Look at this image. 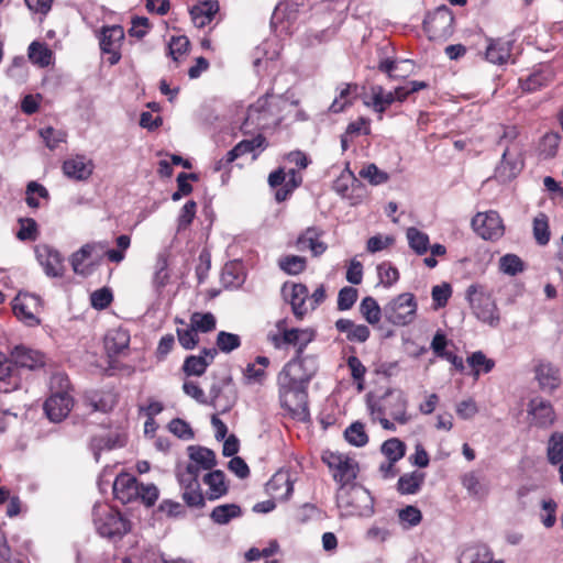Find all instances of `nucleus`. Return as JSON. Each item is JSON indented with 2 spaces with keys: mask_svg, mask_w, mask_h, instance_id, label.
<instances>
[{
  "mask_svg": "<svg viewBox=\"0 0 563 563\" xmlns=\"http://www.w3.org/2000/svg\"><path fill=\"white\" fill-rule=\"evenodd\" d=\"M335 499L345 516L368 517L374 512L369 492L356 483L339 487Z\"/></svg>",
  "mask_w": 563,
  "mask_h": 563,
  "instance_id": "3",
  "label": "nucleus"
},
{
  "mask_svg": "<svg viewBox=\"0 0 563 563\" xmlns=\"http://www.w3.org/2000/svg\"><path fill=\"white\" fill-rule=\"evenodd\" d=\"M280 406L288 411L292 419L309 420L307 388L277 380Z\"/></svg>",
  "mask_w": 563,
  "mask_h": 563,
  "instance_id": "6",
  "label": "nucleus"
},
{
  "mask_svg": "<svg viewBox=\"0 0 563 563\" xmlns=\"http://www.w3.org/2000/svg\"><path fill=\"white\" fill-rule=\"evenodd\" d=\"M137 486L139 482L133 475L121 473L113 482V495L122 504H129L139 498Z\"/></svg>",
  "mask_w": 563,
  "mask_h": 563,
  "instance_id": "24",
  "label": "nucleus"
},
{
  "mask_svg": "<svg viewBox=\"0 0 563 563\" xmlns=\"http://www.w3.org/2000/svg\"><path fill=\"white\" fill-rule=\"evenodd\" d=\"M497 145L503 146L504 151L522 153L525 144L520 137V130L517 125H499Z\"/></svg>",
  "mask_w": 563,
  "mask_h": 563,
  "instance_id": "31",
  "label": "nucleus"
},
{
  "mask_svg": "<svg viewBox=\"0 0 563 563\" xmlns=\"http://www.w3.org/2000/svg\"><path fill=\"white\" fill-rule=\"evenodd\" d=\"M217 356V349H203L199 355H189L185 358L183 371L187 376H201Z\"/></svg>",
  "mask_w": 563,
  "mask_h": 563,
  "instance_id": "26",
  "label": "nucleus"
},
{
  "mask_svg": "<svg viewBox=\"0 0 563 563\" xmlns=\"http://www.w3.org/2000/svg\"><path fill=\"white\" fill-rule=\"evenodd\" d=\"M218 11L219 3L217 1L208 0L194 5L189 13L194 24L197 27H203L212 21Z\"/></svg>",
  "mask_w": 563,
  "mask_h": 563,
  "instance_id": "33",
  "label": "nucleus"
},
{
  "mask_svg": "<svg viewBox=\"0 0 563 563\" xmlns=\"http://www.w3.org/2000/svg\"><path fill=\"white\" fill-rule=\"evenodd\" d=\"M21 378L19 369L14 367L13 358L11 360L0 352V391L10 393L20 388Z\"/></svg>",
  "mask_w": 563,
  "mask_h": 563,
  "instance_id": "27",
  "label": "nucleus"
},
{
  "mask_svg": "<svg viewBox=\"0 0 563 563\" xmlns=\"http://www.w3.org/2000/svg\"><path fill=\"white\" fill-rule=\"evenodd\" d=\"M459 563H505L503 560H494L490 548L484 543L466 545L459 556Z\"/></svg>",
  "mask_w": 563,
  "mask_h": 563,
  "instance_id": "28",
  "label": "nucleus"
},
{
  "mask_svg": "<svg viewBox=\"0 0 563 563\" xmlns=\"http://www.w3.org/2000/svg\"><path fill=\"white\" fill-rule=\"evenodd\" d=\"M474 231L484 240H496L504 234V225L496 211L478 212L472 219Z\"/></svg>",
  "mask_w": 563,
  "mask_h": 563,
  "instance_id": "14",
  "label": "nucleus"
},
{
  "mask_svg": "<svg viewBox=\"0 0 563 563\" xmlns=\"http://www.w3.org/2000/svg\"><path fill=\"white\" fill-rule=\"evenodd\" d=\"M371 101H364L365 106L372 107L373 110L379 113V119L385 110L395 101L393 91H385L382 86L371 87Z\"/></svg>",
  "mask_w": 563,
  "mask_h": 563,
  "instance_id": "37",
  "label": "nucleus"
},
{
  "mask_svg": "<svg viewBox=\"0 0 563 563\" xmlns=\"http://www.w3.org/2000/svg\"><path fill=\"white\" fill-rule=\"evenodd\" d=\"M528 413L539 428L551 427L556 418L552 404L542 397H534L529 401Z\"/></svg>",
  "mask_w": 563,
  "mask_h": 563,
  "instance_id": "20",
  "label": "nucleus"
},
{
  "mask_svg": "<svg viewBox=\"0 0 563 563\" xmlns=\"http://www.w3.org/2000/svg\"><path fill=\"white\" fill-rule=\"evenodd\" d=\"M523 168L522 153L511 154L509 151H503L501 159L495 168V177L500 181L514 179Z\"/></svg>",
  "mask_w": 563,
  "mask_h": 563,
  "instance_id": "23",
  "label": "nucleus"
},
{
  "mask_svg": "<svg viewBox=\"0 0 563 563\" xmlns=\"http://www.w3.org/2000/svg\"><path fill=\"white\" fill-rule=\"evenodd\" d=\"M353 183V172L350 169V164L346 163L345 168L333 183V190L344 199H347L351 205H357L363 200V194H352L350 183Z\"/></svg>",
  "mask_w": 563,
  "mask_h": 563,
  "instance_id": "32",
  "label": "nucleus"
},
{
  "mask_svg": "<svg viewBox=\"0 0 563 563\" xmlns=\"http://www.w3.org/2000/svg\"><path fill=\"white\" fill-rule=\"evenodd\" d=\"M93 168V162L79 154L64 161L62 166L64 175L75 180H87L92 175Z\"/></svg>",
  "mask_w": 563,
  "mask_h": 563,
  "instance_id": "22",
  "label": "nucleus"
},
{
  "mask_svg": "<svg viewBox=\"0 0 563 563\" xmlns=\"http://www.w3.org/2000/svg\"><path fill=\"white\" fill-rule=\"evenodd\" d=\"M279 268L288 275H298L306 269L307 261L302 256L287 255L278 261Z\"/></svg>",
  "mask_w": 563,
  "mask_h": 563,
  "instance_id": "59",
  "label": "nucleus"
},
{
  "mask_svg": "<svg viewBox=\"0 0 563 563\" xmlns=\"http://www.w3.org/2000/svg\"><path fill=\"white\" fill-rule=\"evenodd\" d=\"M199 467L196 464H188L185 470L178 471L177 478L181 489L198 488L199 483Z\"/></svg>",
  "mask_w": 563,
  "mask_h": 563,
  "instance_id": "60",
  "label": "nucleus"
},
{
  "mask_svg": "<svg viewBox=\"0 0 563 563\" xmlns=\"http://www.w3.org/2000/svg\"><path fill=\"white\" fill-rule=\"evenodd\" d=\"M358 175H360V177L368 180L369 184L373 186H378V185L385 184L389 179L388 174L384 170H380L373 163L364 166L360 170Z\"/></svg>",
  "mask_w": 563,
  "mask_h": 563,
  "instance_id": "64",
  "label": "nucleus"
},
{
  "mask_svg": "<svg viewBox=\"0 0 563 563\" xmlns=\"http://www.w3.org/2000/svg\"><path fill=\"white\" fill-rule=\"evenodd\" d=\"M322 231L316 227L307 228L297 239L296 247L298 251H310L313 256L323 254L327 250V244L320 238Z\"/></svg>",
  "mask_w": 563,
  "mask_h": 563,
  "instance_id": "29",
  "label": "nucleus"
},
{
  "mask_svg": "<svg viewBox=\"0 0 563 563\" xmlns=\"http://www.w3.org/2000/svg\"><path fill=\"white\" fill-rule=\"evenodd\" d=\"M180 323L183 327L177 328L176 331L179 344L185 350L195 349L199 342L198 331L190 323H185L184 321H180Z\"/></svg>",
  "mask_w": 563,
  "mask_h": 563,
  "instance_id": "58",
  "label": "nucleus"
},
{
  "mask_svg": "<svg viewBox=\"0 0 563 563\" xmlns=\"http://www.w3.org/2000/svg\"><path fill=\"white\" fill-rule=\"evenodd\" d=\"M345 440L357 448L364 446L368 442V435L362 422L355 421L344 431Z\"/></svg>",
  "mask_w": 563,
  "mask_h": 563,
  "instance_id": "56",
  "label": "nucleus"
},
{
  "mask_svg": "<svg viewBox=\"0 0 563 563\" xmlns=\"http://www.w3.org/2000/svg\"><path fill=\"white\" fill-rule=\"evenodd\" d=\"M500 271L509 276H515L525 269V263L516 254H506L499 260Z\"/></svg>",
  "mask_w": 563,
  "mask_h": 563,
  "instance_id": "63",
  "label": "nucleus"
},
{
  "mask_svg": "<svg viewBox=\"0 0 563 563\" xmlns=\"http://www.w3.org/2000/svg\"><path fill=\"white\" fill-rule=\"evenodd\" d=\"M168 260L169 252L167 250H162L156 255V261L153 267L152 286L157 294L162 292L170 279Z\"/></svg>",
  "mask_w": 563,
  "mask_h": 563,
  "instance_id": "30",
  "label": "nucleus"
},
{
  "mask_svg": "<svg viewBox=\"0 0 563 563\" xmlns=\"http://www.w3.org/2000/svg\"><path fill=\"white\" fill-rule=\"evenodd\" d=\"M467 364L472 368L474 378H478L482 373L487 374L493 371L495 361L488 358L482 351L473 352L466 358Z\"/></svg>",
  "mask_w": 563,
  "mask_h": 563,
  "instance_id": "44",
  "label": "nucleus"
},
{
  "mask_svg": "<svg viewBox=\"0 0 563 563\" xmlns=\"http://www.w3.org/2000/svg\"><path fill=\"white\" fill-rule=\"evenodd\" d=\"M473 314L481 322L496 328L500 322L499 309L493 294L482 284H472L465 292Z\"/></svg>",
  "mask_w": 563,
  "mask_h": 563,
  "instance_id": "2",
  "label": "nucleus"
},
{
  "mask_svg": "<svg viewBox=\"0 0 563 563\" xmlns=\"http://www.w3.org/2000/svg\"><path fill=\"white\" fill-rule=\"evenodd\" d=\"M547 459L550 464L556 465L563 462V432H553L547 445Z\"/></svg>",
  "mask_w": 563,
  "mask_h": 563,
  "instance_id": "50",
  "label": "nucleus"
},
{
  "mask_svg": "<svg viewBox=\"0 0 563 563\" xmlns=\"http://www.w3.org/2000/svg\"><path fill=\"white\" fill-rule=\"evenodd\" d=\"M408 244L418 255H423L429 251V235L415 227H410L406 231Z\"/></svg>",
  "mask_w": 563,
  "mask_h": 563,
  "instance_id": "47",
  "label": "nucleus"
},
{
  "mask_svg": "<svg viewBox=\"0 0 563 563\" xmlns=\"http://www.w3.org/2000/svg\"><path fill=\"white\" fill-rule=\"evenodd\" d=\"M555 73L550 64H540L526 77L520 78V87L526 92H534L548 86L554 79Z\"/></svg>",
  "mask_w": 563,
  "mask_h": 563,
  "instance_id": "21",
  "label": "nucleus"
},
{
  "mask_svg": "<svg viewBox=\"0 0 563 563\" xmlns=\"http://www.w3.org/2000/svg\"><path fill=\"white\" fill-rule=\"evenodd\" d=\"M533 373L539 388L547 394H553L561 385V371L549 361L538 360Z\"/></svg>",
  "mask_w": 563,
  "mask_h": 563,
  "instance_id": "15",
  "label": "nucleus"
},
{
  "mask_svg": "<svg viewBox=\"0 0 563 563\" xmlns=\"http://www.w3.org/2000/svg\"><path fill=\"white\" fill-rule=\"evenodd\" d=\"M189 323L201 333H208L216 329L217 319L211 312H194Z\"/></svg>",
  "mask_w": 563,
  "mask_h": 563,
  "instance_id": "51",
  "label": "nucleus"
},
{
  "mask_svg": "<svg viewBox=\"0 0 563 563\" xmlns=\"http://www.w3.org/2000/svg\"><path fill=\"white\" fill-rule=\"evenodd\" d=\"M550 236L548 217L541 212L533 219V238L539 245L544 246L549 243Z\"/></svg>",
  "mask_w": 563,
  "mask_h": 563,
  "instance_id": "53",
  "label": "nucleus"
},
{
  "mask_svg": "<svg viewBox=\"0 0 563 563\" xmlns=\"http://www.w3.org/2000/svg\"><path fill=\"white\" fill-rule=\"evenodd\" d=\"M322 461L330 468L333 479L339 484V487L355 483L358 464L353 457L340 452L325 451L322 454Z\"/></svg>",
  "mask_w": 563,
  "mask_h": 563,
  "instance_id": "9",
  "label": "nucleus"
},
{
  "mask_svg": "<svg viewBox=\"0 0 563 563\" xmlns=\"http://www.w3.org/2000/svg\"><path fill=\"white\" fill-rule=\"evenodd\" d=\"M242 516V509L236 504H223L213 508L210 514L211 520L217 525H227L232 519Z\"/></svg>",
  "mask_w": 563,
  "mask_h": 563,
  "instance_id": "41",
  "label": "nucleus"
},
{
  "mask_svg": "<svg viewBox=\"0 0 563 563\" xmlns=\"http://www.w3.org/2000/svg\"><path fill=\"white\" fill-rule=\"evenodd\" d=\"M217 351L231 353L241 346L240 335L227 331H220L216 339Z\"/></svg>",
  "mask_w": 563,
  "mask_h": 563,
  "instance_id": "62",
  "label": "nucleus"
},
{
  "mask_svg": "<svg viewBox=\"0 0 563 563\" xmlns=\"http://www.w3.org/2000/svg\"><path fill=\"white\" fill-rule=\"evenodd\" d=\"M203 482L209 488L208 498L211 500L218 499L228 493L225 475L220 470L206 474Z\"/></svg>",
  "mask_w": 563,
  "mask_h": 563,
  "instance_id": "39",
  "label": "nucleus"
},
{
  "mask_svg": "<svg viewBox=\"0 0 563 563\" xmlns=\"http://www.w3.org/2000/svg\"><path fill=\"white\" fill-rule=\"evenodd\" d=\"M188 455L190 459L188 464H196L199 472L211 470L217 463L214 452L208 448L191 445L188 448Z\"/></svg>",
  "mask_w": 563,
  "mask_h": 563,
  "instance_id": "36",
  "label": "nucleus"
},
{
  "mask_svg": "<svg viewBox=\"0 0 563 563\" xmlns=\"http://www.w3.org/2000/svg\"><path fill=\"white\" fill-rule=\"evenodd\" d=\"M51 198L48 190L42 184L32 180L25 188V202L32 209L41 207L40 199L48 201Z\"/></svg>",
  "mask_w": 563,
  "mask_h": 563,
  "instance_id": "46",
  "label": "nucleus"
},
{
  "mask_svg": "<svg viewBox=\"0 0 563 563\" xmlns=\"http://www.w3.org/2000/svg\"><path fill=\"white\" fill-rule=\"evenodd\" d=\"M18 223H19V230L16 232V239L20 240V241H30V242H33V241H36L38 235H40V231H38V225L36 223V221L32 218H20L18 220Z\"/></svg>",
  "mask_w": 563,
  "mask_h": 563,
  "instance_id": "52",
  "label": "nucleus"
},
{
  "mask_svg": "<svg viewBox=\"0 0 563 563\" xmlns=\"http://www.w3.org/2000/svg\"><path fill=\"white\" fill-rule=\"evenodd\" d=\"M102 54L108 55L110 65H115L121 59L120 48L124 40V30L121 25L102 27L99 38Z\"/></svg>",
  "mask_w": 563,
  "mask_h": 563,
  "instance_id": "12",
  "label": "nucleus"
},
{
  "mask_svg": "<svg viewBox=\"0 0 563 563\" xmlns=\"http://www.w3.org/2000/svg\"><path fill=\"white\" fill-rule=\"evenodd\" d=\"M130 343V333L121 328L108 331L104 344L109 354L118 355L123 350L128 349Z\"/></svg>",
  "mask_w": 563,
  "mask_h": 563,
  "instance_id": "38",
  "label": "nucleus"
},
{
  "mask_svg": "<svg viewBox=\"0 0 563 563\" xmlns=\"http://www.w3.org/2000/svg\"><path fill=\"white\" fill-rule=\"evenodd\" d=\"M123 446V442L118 434H106L93 437L90 441V449L93 453L96 462L99 461L100 454L104 450Z\"/></svg>",
  "mask_w": 563,
  "mask_h": 563,
  "instance_id": "40",
  "label": "nucleus"
},
{
  "mask_svg": "<svg viewBox=\"0 0 563 563\" xmlns=\"http://www.w3.org/2000/svg\"><path fill=\"white\" fill-rule=\"evenodd\" d=\"M74 406L73 397L65 390L52 394L44 402V411L52 422H60Z\"/></svg>",
  "mask_w": 563,
  "mask_h": 563,
  "instance_id": "18",
  "label": "nucleus"
},
{
  "mask_svg": "<svg viewBox=\"0 0 563 563\" xmlns=\"http://www.w3.org/2000/svg\"><path fill=\"white\" fill-rule=\"evenodd\" d=\"M453 23L454 16L452 11L443 4L427 14L423 20V29L429 40L444 42L454 32Z\"/></svg>",
  "mask_w": 563,
  "mask_h": 563,
  "instance_id": "10",
  "label": "nucleus"
},
{
  "mask_svg": "<svg viewBox=\"0 0 563 563\" xmlns=\"http://www.w3.org/2000/svg\"><path fill=\"white\" fill-rule=\"evenodd\" d=\"M277 329L282 333L269 335L271 341L276 347H280L282 343L292 344L297 346L296 355L303 354L306 346L313 340L314 333L308 329H286V321L279 320L277 322Z\"/></svg>",
  "mask_w": 563,
  "mask_h": 563,
  "instance_id": "11",
  "label": "nucleus"
},
{
  "mask_svg": "<svg viewBox=\"0 0 563 563\" xmlns=\"http://www.w3.org/2000/svg\"><path fill=\"white\" fill-rule=\"evenodd\" d=\"M97 532L107 539H121L131 527L121 512L108 504H96L92 510Z\"/></svg>",
  "mask_w": 563,
  "mask_h": 563,
  "instance_id": "4",
  "label": "nucleus"
},
{
  "mask_svg": "<svg viewBox=\"0 0 563 563\" xmlns=\"http://www.w3.org/2000/svg\"><path fill=\"white\" fill-rule=\"evenodd\" d=\"M282 487H284V493L280 495V498L288 499L292 494L294 486L287 475L275 474L266 484L267 492L275 496L277 495V490Z\"/></svg>",
  "mask_w": 563,
  "mask_h": 563,
  "instance_id": "54",
  "label": "nucleus"
},
{
  "mask_svg": "<svg viewBox=\"0 0 563 563\" xmlns=\"http://www.w3.org/2000/svg\"><path fill=\"white\" fill-rule=\"evenodd\" d=\"M38 134L51 151L56 150L59 144L65 143L67 140V133L64 130L54 129L53 126L41 129Z\"/></svg>",
  "mask_w": 563,
  "mask_h": 563,
  "instance_id": "55",
  "label": "nucleus"
},
{
  "mask_svg": "<svg viewBox=\"0 0 563 563\" xmlns=\"http://www.w3.org/2000/svg\"><path fill=\"white\" fill-rule=\"evenodd\" d=\"M382 452L388 461L397 462L404 457L406 453V444L397 438H391L383 443Z\"/></svg>",
  "mask_w": 563,
  "mask_h": 563,
  "instance_id": "61",
  "label": "nucleus"
},
{
  "mask_svg": "<svg viewBox=\"0 0 563 563\" xmlns=\"http://www.w3.org/2000/svg\"><path fill=\"white\" fill-rule=\"evenodd\" d=\"M424 482V474L420 472H411L399 477L397 486L402 495H412L420 490Z\"/></svg>",
  "mask_w": 563,
  "mask_h": 563,
  "instance_id": "45",
  "label": "nucleus"
},
{
  "mask_svg": "<svg viewBox=\"0 0 563 563\" xmlns=\"http://www.w3.org/2000/svg\"><path fill=\"white\" fill-rule=\"evenodd\" d=\"M265 146L266 139L262 134H257L250 140H242L227 153V162H234L238 157L254 153L256 150H264Z\"/></svg>",
  "mask_w": 563,
  "mask_h": 563,
  "instance_id": "34",
  "label": "nucleus"
},
{
  "mask_svg": "<svg viewBox=\"0 0 563 563\" xmlns=\"http://www.w3.org/2000/svg\"><path fill=\"white\" fill-rule=\"evenodd\" d=\"M14 367L36 369L45 364V356L37 350L26 347L24 345L15 346L11 352Z\"/></svg>",
  "mask_w": 563,
  "mask_h": 563,
  "instance_id": "25",
  "label": "nucleus"
},
{
  "mask_svg": "<svg viewBox=\"0 0 563 563\" xmlns=\"http://www.w3.org/2000/svg\"><path fill=\"white\" fill-rule=\"evenodd\" d=\"M117 249L107 250L108 242L98 241L84 244L78 251L71 254L69 262L73 271L79 275H88L91 267L86 261L93 255H106L109 262L119 264L125 258V251L131 245V238L128 234H121L115 240Z\"/></svg>",
  "mask_w": 563,
  "mask_h": 563,
  "instance_id": "1",
  "label": "nucleus"
},
{
  "mask_svg": "<svg viewBox=\"0 0 563 563\" xmlns=\"http://www.w3.org/2000/svg\"><path fill=\"white\" fill-rule=\"evenodd\" d=\"M510 54V43L498 40L488 45L486 49V59L493 64L503 65L509 59Z\"/></svg>",
  "mask_w": 563,
  "mask_h": 563,
  "instance_id": "42",
  "label": "nucleus"
},
{
  "mask_svg": "<svg viewBox=\"0 0 563 563\" xmlns=\"http://www.w3.org/2000/svg\"><path fill=\"white\" fill-rule=\"evenodd\" d=\"M284 299L290 303L292 313L296 318L301 319L309 310L308 288L300 283H285L282 288Z\"/></svg>",
  "mask_w": 563,
  "mask_h": 563,
  "instance_id": "17",
  "label": "nucleus"
},
{
  "mask_svg": "<svg viewBox=\"0 0 563 563\" xmlns=\"http://www.w3.org/2000/svg\"><path fill=\"white\" fill-rule=\"evenodd\" d=\"M30 60L40 67H47L52 62L53 53L45 43L34 41L27 49Z\"/></svg>",
  "mask_w": 563,
  "mask_h": 563,
  "instance_id": "48",
  "label": "nucleus"
},
{
  "mask_svg": "<svg viewBox=\"0 0 563 563\" xmlns=\"http://www.w3.org/2000/svg\"><path fill=\"white\" fill-rule=\"evenodd\" d=\"M35 254L48 277H62L64 275V258L56 249L47 244H41L35 247Z\"/></svg>",
  "mask_w": 563,
  "mask_h": 563,
  "instance_id": "16",
  "label": "nucleus"
},
{
  "mask_svg": "<svg viewBox=\"0 0 563 563\" xmlns=\"http://www.w3.org/2000/svg\"><path fill=\"white\" fill-rule=\"evenodd\" d=\"M367 410L376 412L379 408L382 413L389 416L394 421L406 424L411 420L408 415V398L401 389H387L380 397L367 396Z\"/></svg>",
  "mask_w": 563,
  "mask_h": 563,
  "instance_id": "5",
  "label": "nucleus"
},
{
  "mask_svg": "<svg viewBox=\"0 0 563 563\" xmlns=\"http://www.w3.org/2000/svg\"><path fill=\"white\" fill-rule=\"evenodd\" d=\"M393 521L387 519L377 520L366 532L367 539L375 542L386 541L393 533Z\"/></svg>",
  "mask_w": 563,
  "mask_h": 563,
  "instance_id": "57",
  "label": "nucleus"
},
{
  "mask_svg": "<svg viewBox=\"0 0 563 563\" xmlns=\"http://www.w3.org/2000/svg\"><path fill=\"white\" fill-rule=\"evenodd\" d=\"M462 485L467 493L475 498H485L489 493V485L483 476L476 472H468L462 476Z\"/></svg>",
  "mask_w": 563,
  "mask_h": 563,
  "instance_id": "35",
  "label": "nucleus"
},
{
  "mask_svg": "<svg viewBox=\"0 0 563 563\" xmlns=\"http://www.w3.org/2000/svg\"><path fill=\"white\" fill-rule=\"evenodd\" d=\"M418 302L411 292H402L384 306L385 319L397 327L412 323L417 317Z\"/></svg>",
  "mask_w": 563,
  "mask_h": 563,
  "instance_id": "8",
  "label": "nucleus"
},
{
  "mask_svg": "<svg viewBox=\"0 0 563 563\" xmlns=\"http://www.w3.org/2000/svg\"><path fill=\"white\" fill-rule=\"evenodd\" d=\"M13 312L25 324L33 327L40 323L36 314L41 309V299L38 296L27 292H19L13 299Z\"/></svg>",
  "mask_w": 563,
  "mask_h": 563,
  "instance_id": "13",
  "label": "nucleus"
},
{
  "mask_svg": "<svg viewBox=\"0 0 563 563\" xmlns=\"http://www.w3.org/2000/svg\"><path fill=\"white\" fill-rule=\"evenodd\" d=\"M86 400L92 411L108 412L115 405V397L112 393L93 391L87 396Z\"/></svg>",
  "mask_w": 563,
  "mask_h": 563,
  "instance_id": "43",
  "label": "nucleus"
},
{
  "mask_svg": "<svg viewBox=\"0 0 563 563\" xmlns=\"http://www.w3.org/2000/svg\"><path fill=\"white\" fill-rule=\"evenodd\" d=\"M317 371L318 364L316 357L303 354L296 355L279 372L277 380L307 388Z\"/></svg>",
  "mask_w": 563,
  "mask_h": 563,
  "instance_id": "7",
  "label": "nucleus"
},
{
  "mask_svg": "<svg viewBox=\"0 0 563 563\" xmlns=\"http://www.w3.org/2000/svg\"><path fill=\"white\" fill-rule=\"evenodd\" d=\"M360 312L369 324H377L384 314V308L379 307L376 299L367 296L360 303Z\"/></svg>",
  "mask_w": 563,
  "mask_h": 563,
  "instance_id": "49",
  "label": "nucleus"
},
{
  "mask_svg": "<svg viewBox=\"0 0 563 563\" xmlns=\"http://www.w3.org/2000/svg\"><path fill=\"white\" fill-rule=\"evenodd\" d=\"M267 99L261 98L254 104L250 106L246 112L245 121L241 129L244 134L250 132L251 126H255L258 130L267 129L272 125L273 121L268 118V110L266 109ZM274 124H277L274 121Z\"/></svg>",
  "mask_w": 563,
  "mask_h": 563,
  "instance_id": "19",
  "label": "nucleus"
}]
</instances>
